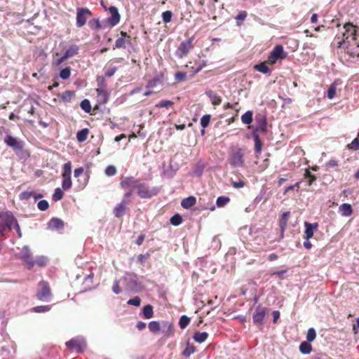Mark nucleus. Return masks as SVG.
<instances>
[{"label": "nucleus", "instance_id": "10", "mask_svg": "<svg viewBox=\"0 0 359 359\" xmlns=\"http://www.w3.org/2000/svg\"><path fill=\"white\" fill-rule=\"evenodd\" d=\"M344 32H343L344 42L350 43L356 40V27L351 23H346L344 25Z\"/></svg>", "mask_w": 359, "mask_h": 359}, {"label": "nucleus", "instance_id": "52", "mask_svg": "<svg viewBox=\"0 0 359 359\" xmlns=\"http://www.w3.org/2000/svg\"><path fill=\"white\" fill-rule=\"evenodd\" d=\"M97 88H104L106 89L107 83L104 78L103 76H97Z\"/></svg>", "mask_w": 359, "mask_h": 359}, {"label": "nucleus", "instance_id": "49", "mask_svg": "<svg viewBox=\"0 0 359 359\" xmlns=\"http://www.w3.org/2000/svg\"><path fill=\"white\" fill-rule=\"evenodd\" d=\"M37 208H39V210H40L41 211H46L49 208V203L46 200H41L40 201L38 204H37Z\"/></svg>", "mask_w": 359, "mask_h": 359}, {"label": "nucleus", "instance_id": "11", "mask_svg": "<svg viewBox=\"0 0 359 359\" xmlns=\"http://www.w3.org/2000/svg\"><path fill=\"white\" fill-rule=\"evenodd\" d=\"M51 296L50 288L49 284L46 281H41L39 283V290L36 297L41 301H46Z\"/></svg>", "mask_w": 359, "mask_h": 359}, {"label": "nucleus", "instance_id": "37", "mask_svg": "<svg viewBox=\"0 0 359 359\" xmlns=\"http://www.w3.org/2000/svg\"><path fill=\"white\" fill-rule=\"evenodd\" d=\"M89 27L95 31H98L102 28L101 23L98 19H92L88 22Z\"/></svg>", "mask_w": 359, "mask_h": 359}, {"label": "nucleus", "instance_id": "47", "mask_svg": "<svg viewBox=\"0 0 359 359\" xmlns=\"http://www.w3.org/2000/svg\"><path fill=\"white\" fill-rule=\"evenodd\" d=\"M173 102L170 100H162L156 104L157 108H168L173 105Z\"/></svg>", "mask_w": 359, "mask_h": 359}, {"label": "nucleus", "instance_id": "20", "mask_svg": "<svg viewBox=\"0 0 359 359\" xmlns=\"http://www.w3.org/2000/svg\"><path fill=\"white\" fill-rule=\"evenodd\" d=\"M64 227V222L59 218L53 217L48 223V229L52 231L60 230Z\"/></svg>", "mask_w": 359, "mask_h": 359}, {"label": "nucleus", "instance_id": "36", "mask_svg": "<svg viewBox=\"0 0 359 359\" xmlns=\"http://www.w3.org/2000/svg\"><path fill=\"white\" fill-rule=\"evenodd\" d=\"M190 318L184 315V316H182L180 318V321H179V326L182 329V330H184L185 329L188 325L190 323Z\"/></svg>", "mask_w": 359, "mask_h": 359}, {"label": "nucleus", "instance_id": "63", "mask_svg": "<svg viewBox=\"0 0 359 359\" xmlns=\"http://www.w3.org/2000/svg\"><path fill=\"white\" fill-rule=\"evenodd\" d=\"M231 184L234 188L239 189L243 188L245 186V182L242 180L238 182H231Z\"/></svg>", "mask_w": 359, "mask_h": 359}, {"label": "nucleus", "instance_id": "21", "mask_svg": "<svg viewBox=\"0 0 359 359\" xmlns=\"http://www.w3.org/2000/svg\"><path fill=\"white\" fill-rule=\"evenodd\" d=\"M96 92L97 97L101 103L105 104L108 102L109 97V93L104 88H97Z\"/></svg>", "mask_w": 359, "mask_h": 359}, {"label": "nucleus", "instance_id": "61", "mask_svg": "<svg viewBox=\"0 0 359 359\" xmlns=\"http://www.w3.org/2000/svg\"><path fill=\"white\" fill-rule=\"evenodd\" d=\"M116 70H117V67H114L112 68L108 69L105 72V76L107 77H111V76H112L115 74Z\"/></svg>", "mask_w": 359, "mask_h": 359}, {"label": "nucleus", "instance_id": "62", "mask_svg": "<svg viewBox=\"0 0 359 359\" xmlns=\"http://www.w3.org/2000/svg\"><path fill=\"white\" fill-rule=\"evenodd\" d=\"M13 229H14L16 231V232L18 233V237L21 238L22 237V232H21L20 227V226H19L16 219H15V222L13 223Z\"/></svg>", "mask_w": 359, "mask_h": 359}, {"label": "nucleus", "instance_id": "25", "mask_svg": "<svg viewBox=\"0 0 359 359\" xmlns=\"http://www.w3.org/2000/svg\"><path fill=\"white\" fill-rule=\"evenodd\" d=\"M268 62H266V60L264 62L259 63L255 66V69L257 70L259 72L265 74H269L271 73V69L267 66Z\"/></svg>", "mask_w": 359, "mask_h": 359}, {"label": "nucleus", "instance_id": "16", "mask_svg": "<svg viewBox=\"0 0 359 359\" xmlns=\"http://www.w3.org/2000/svg\"><path fill=\"white\" fill-rule=\"evenodd\" d=\"M121 37L118 38L115 41L114 49L125 48L126 44H131L130 36L126 32H121Z\"/></svg>", "mask_w": 359, "mask_h": 359}, {"label": "nucleus", "instance_id": "12", "mask_svg": "<svg viewBox=\"0 0 359 359\" xmlns=\"http://www.w3.org/2000/svg\"><path fill=\"white\" fill-rule=\"evenodd\" d=\"M67 347L70 350H75L78 353H82L86 346V341L79 338H73L65 343Z\"/></svg>", "mask_w": 359, "mask_h": 359}, {"label": "nucleus", "instance_id": "46", "mask_svg": "<svg viewBox=\"0 0 359 359\" xmlns=\"http://www.w3.org/2000/svg\"><path fill=\"white\" fill-rule=\"evenodd\" d=\"M211 116L210 114H206L202 116L201 118V125L203 128H205L208 126L210 121Z\"/></svg>", "mask_w": 359, "mask_h": 359}, {"label": "nucleus", "instance_id": "26", "mask_svg": "<svg viewBox=\"0 0 359 359\" xmlns=\"http://www.w3.org/2000/svg\"><path fill=\"white\" fill-rule=\"evenodd\" d=\"M289 217H290V212H285L282 214V215L279 219V226H280V228L282 232L284 231V230L285 229V228L287 225V222H288Z\"/></svg>", "mask_w": 359, "mask_h": 359}, {"label": "nucleus", "instance_id": "27", "mask_svg": "<svg viewBox=\"0 0 359 359\" xmlns=\"http://www.w3.org/2000/svg\"><path fill=\"white\" fill-rule=\"evenodd\" d=\"M196 203V200L194 196H189L182 200L181 205L184 208L188 209L194 206Z\"/></svg>", "mask_w": 359, "mask_h": 359}, {"label": "nucleus", "instance_id": "55", "mask_svg": "<svg viewBox=\"0 0 359 359\" xmlns=\"http://www.w3.org/2000/svg\"><path fill=\"white\" fill-rule=\"evenodd\" d=\"M187 73L182 72H178L175 74V79L177 81H182L186 79Z\"/></svg>", "mask_w": 359, "mask_h": 359}, {"label": "nucleus", "instance_id": "5", "mask_svg": "<svg viewBox=\"0 0 359 359\" xmlns=\"http://www.w3.org/2000/svg\"><path fill=\"white\" fill-rule=\"evenodd\" d=\"M287 55V53L284 50L283 46L282 45H276L270 53L266 62L270 65H273L278 60H285Z\"/></svg>", "mask_w": 359, "mask_h": 359}, {"label": "nucleus", "instance_id": "30", "mask_svg": "<svg viewBox=\"0 0 359 359\" xmlns=\"http://www.w3.org/2000/svg\"><path fill=\"white\" fill-rule=\"evenodd\" d=\"M148 327L151 333L156 334L160 332L161 326L158 321L154 320L149 323Z\"/></svg>", "mask_w": 359, "mask_h": 359}, {"label": "nucleus", "instance_id": "64", "mask_svg": "<svg viewBox=\"0 0 359 359\" xmlns=\"http://www.w3.org/2000/svg\"><path fill=\"white\" fill-rule=\"evenodd\" d=\"M149 257V253H147L145 255L141 254V255H138L137 260L139 262H140L142 264H143L144 262V260Z\"/></svg>", "mask_w": 359, "mask_h": 359}, {"label": "nucleus", "instance_id": "50", "mask_svg": "<svg viewBox=\"0 0 359 359\" xmlns=\"http://www.w3.org/2000/svg\"><path fill=\"white\" fill-rule=\"evenodd\" d=\"M104 172L107 176H114L116 173V168L114 165H109L106 168Z\"/></svg>", "mask_w": 359, "mask_h": 359}, {"label": "nucleus", "instance_id": "57", "mask_svg": "<svg viewBox=\"0 0 359 359\" xmlns=\"http://www.w3.org/2000/svg\"><path fill=\"white\" fill-rule=\"evenodd\" d=\"M160 82L159 79L158 78H154L152 79H150L147 84V88H154L155 87L158 83Z\"/></svg>", "mask_w": 359, "mask_h": 359}, {"label": "nucleus", "instance_id": "60", "mask_svg": "<svg viewBox=\"0 0 359 359\" xmlns=\"http://www.w3.org/2000/svg\"><path fill=\"white\" fill-rule=\"evenodd\" d=\"M112 290L115 294H119L121 292V288L119 287V282L115 280L113 283Z\"/></svg>", "mask_w": 359, "mask_h": 359}, {"label": "nucleus", "instance_id": "14", "mask_svg": "<svg viewBox=\"0 0 359 359\" xmlns=\"http://www.w3.org/2000/svg\"><path fill=\"white\" fill-rule=\"evenodd\" d=\"M108 10L111 15L107 18V23L112 27L119 22L121 16L116 7L111 6Z\"/></svg>", "mask_w": 359, "mask_h": 359}, {"label": "nucleus", "instance_id": "31", "mask_svg": "<svg viewBox=\"0 0 359 359\" xmlns=\"http://www.w3.org/2000/svg\"><path fill=\"white\" fill-rule=\"evenodd\" d=\"M299 351L303 354H309L312 351V346L309 341H303L299 345Z\"/></svg>", "mask_w": 359, "mask_h": 359}, {"label": "nucleus", "instance_id": "48", "mask_svg": "<svg viewBox=\"0 0 359 359\" xmlns=\"http://www.w3.org/2000/svg\"><path fill=\"white\" fill-rule=\"evenodd\" d=\"M172 13L170 11H166L162 13L163 21L168 23L172 20Z\"/></svg>", "mask_w": 359, "mask_h": 359}, {"label": "nucleus", "instance_id": "54", "mask_svg": "<svg viewBox=\"0 0 359 359\" xmlns=\"http://www.w3.org/2000/svg\"><path fill=\"white\" fill-rule=\"evenodd\" d=\"M141 303V299L139 297H135L133 299H130L128 301V304L129 305H133L135 306H139Z\"/></svg>", "mask_w": 359, "mask_h": 359}, {"label": "nucleus", "instance_id": "28", "mask_svg": "<svg viewBox=\"0 0 359 359\" xmlns=\"http://www.w3.org/2000/svg\"><path fill=\"white\" fill-rule=\"evenodd\" d=\"M206 94L210 99L211 102L213 105H219L221 104L222 98L219 95H217L212 90L207 92Z\"/></svg>", "mask_w": 359, "mask_h": 359}, {"label": "nucleus", "instance_id": "51", "mask_svg": "<svg viewBox=\"0 0 359 359\" xmlns=\"http://www.w3.org/2000/svg\"><path fill=\"white\" fill-rule=\"evenodd\" d=\"M32 195H34V191H25L20 193L19 198L22 201V200H28L32 196Z\"/></svg>", "mask_w": 359, "mask_h": 359}, {"label": "nucleus", "instance_id": "40", "mask_svg": "<svg viewBox=\"0 0 359 359\" xmlns=\"http://www.w3.org/2000/svg\"><path fill=\"white\" fill-rule=\"evenodd\" d=\"M71 75V68L69 67L62 69L60 72V77L64 80L68 79Z\"/></svg>", "mask_w": 359, "mask_h": 359}, {"label": "nucleus", "instance_id": "24", "mask_svg": "<svg viewBox=\"0 0 359 359\" xmlns=\"http://www.w3.org/2000/svg\"><path fill=\"white\" fill-rule=\"evenodd\" d=\"M253 138L255 140V152L257 155H259L261 154L262 149V142L259 136L255 132L253 133Z\"/></svg>", "mask_w": 359, "mask_h": 359}, {"label": "nucleus", "instance_id": "38", "mask_svg": "<svg viewBox=\"0 0 359 359\" xmlns=\"http://www.w3.org/2000/svg\"><path fill=\"white\" fill-rule=\"evenodd\" d=\"M230 201V198L227 196H219L217 198L216 204L217 207L222 208L225 206Z\"/></svg>", "mask_w": 359, "mask_h": 359}, {"label": "nucleus", "instance_id": "15", "mask_svg": "<svg viewBox=\"0 0 359 359\" xmlns=\"http://www.w3.org/2000/svg\"><path fill=\"white\" fill-rule=\"evenodd\" d=\"M4 142L14 150L20 151L23 149L22 142L10 135L6 136L4 138Z\"/></svg>", "mask_w": 359, "mask_h": 359}, {"label": "nucleus", "instance_id": "7", "mask_svg": "<svg viewBox=\"0 0 359 359\" xmlns=\"http://www.w3.org/2000/svg\"><path fill=\"white\" fill-rule=\"evenodd\" d=\"M267 314V309L259 305L252 316L253 323L260 330H263L264 318Z\"/></svg>", "mask_w": 359, "mask_h": 359}, {"label": "nucleus", "instance_id": "8", "mask_svg": "<svg viewBox=\"0 0 359 359\" xmlns=\"http://www.w3.org/2000/svg\"><path fill=\"white\" fill-rule=\"evenodd\" d=\"M18 257L28 269H31L35 265V261L33 259L32 253L28 246H24L22 248Z\"/></svg>", "mask_w": 359, "mask_h": 359}, {"label": "nucleus", "instance_id": "18", "mask_svg": "<svg viewBox=\"0 0 359 359\" xmlns=\"http://www.w3.org/2000/svg\"><path fill=\"white\" fill-rule=\"evenodd\" d=\"M130 203V201H122L120 203L117 204L114 208V214L115 217L120 218L124 215L127 205Z\"/></svg>", "mask_w": 359, "mask_h": 359}, {"label": "nucleus", "instance_id": "53", "mask_svg": "<svg viewBox=\"0 0 359 359\" xmlns=\"http://www.w3.org/2000/svg\"><path fill=\"white\" fill-rule=\"evenodd\" d=\"M336 95V87L334 85H331L327 90V97L332 99Z\"/></svg>", "mask_w": 359, "mask_h": 359}, {"label": "nucleus", "instance_id": "34", "mask_svg": "<svg viewBox=\"0 0 359 359\" xmlns=\"http://www.w3.org/2000/svg\"><path fill=\"white\" fill-rule=\"evenodd\" d=\"M196 351V347L191 344L189 341L187 343L186 348L183 351L182 355L186 357L189 358L192 353H194Z\"/></svg>", "mask_w": 359, "mask_h": 359}, {"label": "nucleus", "instance_id": "3", "mask_svg": "<svg viewBox=\"0 0 359 359\" xmlns=\"http://www.w3.org/2000/svg\"><path fill=\"white\" fill-rule=\"evenodd\" d=\"M244 155L245 149L242 148H235L232 149V151L229 157V164L236 168L244 166Z\"/></svg>", "mask_w": 359, "mask_h": 359}, {"label": "nucleus", "instance_id": "43", "mask_svg": "<svg viewBox=\"0 0 359 359\" xmlns=\"http://www.w3.org/2000/svg\"><path fill=\"white\" fill-rule=\"evenodd\" d=\"M63 197V192L60 188H57L55 189V192L53 194L52 199L53 201H58L61 200Z\"/></svg>", "mask_w": 359, "mask_h": 359}, {"label": "nucleus", "instance_id": "35", "mask_svg": "<svg viewBox=\"0 0 359 359\" xmlns=\"http://www.w3.org/2000/svg\"><path fill=\"white\" fill-rule=\"evenodd\" d=\"M241 121L245 124H250L252 122V112L248 111L241 116Z\"/></svg>", "mask_w": 359, "mask_h": 359}, {"label": "nucleus", "instance_id": "23", "mask_svg": "<svg viewBox=\"0 0 359 359\" xmlns=\"http://www.w3.org/2000/svg\"><path fill=\"white\" fill-rule=\"evenodd\" d=\"M162 326L163 328H166L165 330H163V332L165 333V336L169 337L174 334V327L173 324L168 321H163Z\"/></svg>", "mask_w": 359, "mask_h": 359}, {"label": "nucleus", "instance_id": "29", "mask_svg": "<svg viewBox=\"0 0 359 359\" xmlns=\"http://www.w3.org/2000/svg\"><path fill=\"white\" fill-rule=\"evenodd\" d=\"M154 308L151 304H147L143 307L142 312L144 318L150 319L154 316Z\"/></svg>", "mask_w": 359, "mask_h": 359}, {"label": "nucleus", "instance_id": "19", "mask_svg": "<svg viewBox=\"0 0 359 359\" xmlns=\"http://www.w3.org/2000/svg\"><path fill=\"white\" fill-rule=\"evenodd\" d=\"M305 226V231H304V238L306 240H309L313 236L314 230L318 229V223H309L308 222H304Z\"/></svg>", "mask_w": 359, "mask_h": 359}, {"label": "nucleus", "instance_id": "41", "mask_svg": "<svg viewBox=\"0 0 359 359\" xmlns=\"http://www.w3.org/2000/svg\"><path fill=\"white\" fill-rule=\"evenodd\" d=\"M304 178L308 179V184L309 186H311L313 182L316 180V177L314 175H312L308 169L305 170Z\"/></svg>", "mask_w": 359, "mask_h": 359}, {"label": "nucleus", "instance_id": "33", "mask_svg": "<svg viewBox=\"0 0 359 359\" xmlns=\"http://www.w3.org/2000/svg\"><path fill=\"white\" fill-rule=\"evenodd\" d=\"M208 337V334L205 332H196L194 334L193 338L196 342L202 343L207 339Z\"/></svg>", "mask_w": 359, "mask_h": 359}, {"label": "nucleus", "instance_id": "2", "mask_svg": "<svg viewBox=\"0 0 359 359\" xmlns=\"http://www.w3.org/2000/svg\"><path fill=\"white\" fill-rule=\"evenodd\" d=\"M15 222V217L11 212H3L0 213V235L4 236L6 229L11 230L13 223Z\"/></svg>", "mask_w": 359, "mask_h": 359}, {"label": "nucleus", "instance_id": "22", "mask_svg": "<svg viewBox=\"0 0 359 359\" xmlns=\"http://www.w3.org/2000/svg\"><path fill=\"white\" fill-rule=\"evenodd\" d=\"M339 211L342 216L348 217L353 213L352 206L348 203H343L339 208Z\"/></svg>", "mask_w": 359, "mask_h": 359}, {"label": "nucleus", "instance_id": "39", "mask_svg": "<svg viewBox=\"0 0 359 359\" xmlns=\"http://www.w3.org/2000/svg\"><path fill=\"white\" fill-rule=\"evenodd\" d=\"M81 108L86 113H90L91 111V104L88 100L85 99L81 102Z\"/></svg>", "mask_w": 359, "mask_h": 359}, {"label": "nucleus", "instance_id": "4", "mask_svg": "<svg viewBox=\"0 0 359 359\" xmlns=\"http://www.w3.org/2000/svg\"><path fill=\"white\" fill-rule=\"evenodd\" d=\"M194 39V36H192L182 41L175 50V55L179 58L186 57L194 47L193 44Z\"/></svg>", "mask_w": 359, "mask_h": 359}, {"label": "nucleus", "instance_id": "58", "mask_svg": "<svg viewBox=\"0 0 359 359\" xmlns=\"http://www.w3.org/2000/svg\"><path fill=\"white\" fill-rule=\"evenodd\" d=\"M258 130L262 132H265L266 130V123L264 119H263L262 121L260 123L259 126L257 127L255 132L257 133V131Z\"/></svg>", "mask_w": 359, "mask_h": 359}, {"label": "nucleus", "instance_id": "13", "mask_svg": "<svg viewBox=\"0 0 359 359\" xmlns=\"http://www.w3.org/2000/svg\"><path fill=\"white\" fill-rule=\"evenodd\" d=\"M140 181V180L133 176L126 177L121 180L120 186L123 189H133V188L137 189Z\"/></svg>", "mask_w": 359, "mask_h": 359}, {"label": "nucleus", "instance_id": "1", "mask_svg": "<svg viewBox=\"0 0 359 359\" xmlns=\"http://www.w3.org/2000/svg\"><path fill=\"white\" fill-rule=\"evenodd\" d=\"M159 192V189L155 187H151L147 183L140 181L137 194L142 198H151L156 196Z\"/></svg>", "mask_w": 359, "mask_h": 359}, {"label": "nucleus", "instance_id": "17", "mask_svg": "<svg viewBox=\"0 0 359 359\" xmlns=\"http://www.w3.org/2000/svg\"><path fill=\"white\" fill-rule=\"evenodd\" d=\"M79 46L76 45L70 46L66 50L65 54L60 58L58 60V63L60 64L65 62L69 57H72L74 55H77L79 53Z\"/></svg>", "mask_w": 359, "mask_h": 359}, {"label": "nucleus", "instance_id": "6", "mask_svg": "<svg viewBox=\"0 0 359 359\" xmlns=\"http://www.w3.org/2000/svg\"><path fill=\"white\" fill-rule=\"evenodd\" d=\"M72 163L71 161H68L65 163L62 166V187L63 190L66 191L69 189L72 186Z\"/></svg>", "mask_w": 359, "mask_h": 359}, {"label": "nucleus", "instance_id": "44", "mask_svg": "<svg viewBox=\"0 0 359 359\" xmlns=\"http://www.w3.org/2000/svg\"><path fill=\"white\" fill-rule=\"evenodd\" d=\"M316 337V332L314 328H309L307 331L306 339L309 342H312Z\"/></svg>", "mask_w": 359, "mask_h": 359}, {"label": "nucleus", "instance_id": "56", "mask_svg": "<svg viewBox=\"0 0 359 359\" xmlns=\"http://www.w3.org/2000/svg\"><path fill=\"white\" fill-rule=\"evenodd\" d=\"M350 149L358 150L359 149V140L358 138L354 139L350 144L348 145Z\"/></svg>", "mask_w": 359, "mask_h": 359}, {"label": "nucleus", "instance_id": "59", "mask_svg": "<svg viewBox=\"0 0 359 359\" xmlns=\"http://www.w3.org/2000/svg\"><path fill=\"white\" fill-rule=\"evenodd\" d=\"M247 12L245 11H241L236 16V20H241V21H243L246 17H247Z\"/></svg>", "mask_w": 359, "mask_h": 359}, {"label": "nucleus", "instance_id": "42", "mask_svg": "<svg viewBox=\"0 0 359 359\" xmlns=\"http://www.w3.org/2000/svg\"><path fill=\"white\" fill-rule=\"evenodd\" d=\"M51 309L50 305L46 306H37L32 309V311L35 313H44L50 311Z\"/></svg>", "mask_w": 359, "mask_h": 359}, {"label": "nucleus", "instance_id": "32", "mask_svg": "<svg viewBox=\"0 0 359 359\" xmlns=\"http://www.w3.org/2000/svg\"><path fill=\"white\" fill-rule=\"evenodd\" d=\"M89 133V130L88 128H83L76 133V139L78 142H82L86 140L88 137V135Z\"/></svg>", "mask_w": 359, "mask_h": 359}, {"label": "nucleus", "instance_id": "45", "mask_svg": "<svg viewBox=\"0 0 359 359\" xmlns=\"http://www.w3.org/2000/svg\"><path fill=\"white\" fill-rule=\"evenodd\" d=\"M170 222L172 225L178 226L182 224V217L179 214H176L171 217Z\"/></svg>", "mask_w": 359, "mask_h": 359}, {"label": "nucleus", "instance_id": "9", "mask_svg": "<svg viewBox=\"0 0 359 359\" xmlns=\"http://www.w3.org/2000/svg\"><path fill=\"white\" fill-rule=\"evenodd\" d=\"M93 15L92 12L86 8L76 9V26L82 27L85 25L87 19Z\"/></svg>", "mask_w": 359, "mask_h": 359}]
</instances>
